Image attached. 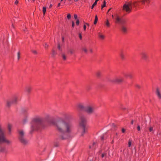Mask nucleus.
Returning <instances> with one entry per match:
<instances>
[{"label": "nucleus", "mask_w": 161, "mask_h": 161, "mask_svg": "<svg viewBox=\"0 0 161 161\" xmlns=\"http://www.w3.org/2000/svg\"><path fill=\"white\" fill-rule=\"evenodd\" d=\"M12 127V126L11 124H8L7 126L8 133L9 135L11 133Z\"/></svg>", "instance_id": "11"}, {"label": "nucleus", "mask_w": 161, "mask_h": 161, "mask_svg": "<svg viewBox=\"0 0 161 161\" xmlns=\"http://www.w3.org/2000/svg\"><path fill=\"white\" fill-rule=\"evenodd\" d=\"M57 47H58V50L59 51H62V49L61 47L60 46V45L59 43H58Z\"/></svg>", "instance_id": "21"}, {"label": "nucleus", "mask_w": 161, "mask_h": 161, "mask_svg": "<svg viewBox=\"0 0 161 161\" xmlns=\"http://www.w3.org/2000/svg\"><path fill=\"white\" fill-rule=\"evenodd\" d=\"M115 20V22L116 23H119L121 22V20L120 19L119 16H117L116 17Z\"/></svg>", "instance_id": "16"}, {"label": "nucleus", "mask_w": 161, "mask_h": 161, "mask_svg": "<svg viewBox=\"0 0 161 161\" xmlns=\"http://www.w3.org/2000/svg\"><path fill=\"white\" fill-rule=\"evenodd\" d=\"M64 38L63 37H62V41H64Z\"/></svg>", "instance_id": "59"}, {"label": "nucleus", "mask_w": 161, "mask_h": 161, "mask_svg": "<svg viewBox=\"0 0 161 161\" xmlns=\"http://www.w3.org/2000/svg\"><path fill=\"white\" fill-rule=\"evenodd\" d=\"M62 56L63 58V59L64 60H66L67 59V56H66L64 53H63L62 54Z\"/></svg>", "instance_id": "23"}, {"label": "nucleus", "mask_w": 161, "mask_h": 161, "mask_svg": "<svg viewBox=\"0 0 161 161\" xmlns=\"http://www.w3.org/2000/svg\"><path fill=\"white\" fill-rule=\"evenodd\" d=\"M131 144V142H129V143H128L129 147H130Z\"/></svg>", "instance_id": "48"}, {"label": "nucleus", "mask_w": 161, "mask_h": 161, "mask_svg": "<svg viewBox=\"0 0 161 161\" xmlns=\"http://www.w3.org/2000/svg\"><path fill=\"white\" fill-rule=\"evenodd\" d=\"M57 54L56 52L53 49L52 51V54L53 57H54Z\"/></svg>", "instance_id": "22"}, {"label": "nucleus", "mask_w": 161, "mask_h": 161, "mask_svg": "<svg viewBox=\"0 0 161 161\" xmlns=\"http://www.w3.org/2000/svg\"><path fill=\"white\" fill-rule=\"evenodd\" d=\"M43 46L46 49L49 46L46 43H45L44 44Z\"/></svg>", "instance_id": "30"}, {"label": "nucleus", "mask_w": 161, "mask_h": 161, "mask_svg": "<svg viewBox=\"0 0 161 161\" xmlns=\"http://www.w3.org/2000/svg\"><path fill=\"white\" fill-rule=\"evenodd\" d=\"M112 18L113 19V18H114V15H112Z\"/></svg>", "instance_id": "56"}, {"label": "nucleus", "mask_w": 161, "mask_h": 161, "mask_svg": "<svg viewBox=\"0 0 161 161\" xmlns=\"http://www.w3.org/2000/svg\"><path fill=\"white\" fill-rule=\"evenodd\" d=\"M87 120L84 115H80L79 122V131L80 135L83 136L87 132V128L86 127Z\"/></svg>", "instance_id": "2"}, {"label": "nucleus", "mask_w": 161, "mask_h": 161, "mask_svg": "<svg viewBox=\"0 0 161 161\" xmlns=\"http://www.w3.org/2000/svg\"><path fill=\"white\" fill-rule=\"evenodd\" d=\"M121 31L123 33H125L127 32V28L125 26H123L121 28Z\"/></svg>", "instance_id": "13"}, {"label": "nucleus", "mask_w": 161, "mask_h": 161, "mask_svg": "<svg viewBox=\"0 0 161 161\" xmlns=\"http://www.w3.org/2000/svg\"><path fill=\"white\" fill-rule=\"evenodd\" d=\"M106 155V153H103L102 155V158L104 157Z\"/></svg>", "instance_id": "45"}, {"label": "nucleus", "mask_w": 161, "mask_h": 161, "mask_svg": "<svg viewBox=\"0 0 161 161\" xmlns=\"http://www.w3.org/2000/svg\"><path fill=\"white\" fill-rule=\"evenodd\" d=\"M21 141H25L24 140H22Z\"/></svg>", "instance_id": "62"}, {"label": "nucleus", "mask_w": 161, "mask_h": 161, "mask_svg": "<svg viewBox=\"0 0 161 161\" xmlns=\"http://www.w3.org/2000/svg\"><path fill=\"white\" fill-rule=\"evenodd\" d=\"M138 131H139L140 130V125H138L137 127Z\"/></svg>", "instance_id": "40"}, {"label": "nucleus", "mask_w": 161, "mask_h": 161, "mask_svg": "<svg viewBox=\"0 0 161 161\" xmlns=\"http://www.w3.org/2000/svg\"><path fill=\"white\" fill-rule=\"evenodd\" d=\"M19 133L20 136L22 138V136L24 135V132L23 130H19Z\"/></svg>", "instance_id": "20"}, {"label": "nucleus", "mask_w": 161, "mask_h": 161, "mask_svg": "<svg viewBox=\"0 0 161 161\" xmlns=\"http://www.w3.org/2000/svg\"><path fill=\"white\" fill-rule=\"evenodd\" d=\"M74 18L75 19H77V15L76 14H75L74 15Z\"/></svg>", "instance_id": "41"}, {"label": "nucleus", "mask_w": 161, "mask_h": 161, "mask_svg": "<svg viewBox=\"0 0 161 161\" xmlns=\"http://www.w3.org/2000/svg\"><path fill=\"white\" fill-rule=\"evenodd\" d=\"M125 130L124 129V128L122 129V133H124L125 132Z\"/></svg>", "instance_id": "49"}, {"label": "nucleus", "mask_w": 161, "mask_h": 161, "mask_svg": "<svg viewBox=\"0 0 161 161\" xmlns=\"http://www.w3.org/2000/svg\"><path fill=\"white\" fill-rule=\"evenodd\" d=\"M79 108L82 110H83L85 111V108L84 107L83 105L82 104H80L78 106Z\"/></svg>", "instance_id": "17"}, {"label": "nucleus", "mask_w": 161, "mask_h": 161, "mask_svg": "<svg viewBox=\"0 0 161 161\" xmlns=\"http://www.w3.org/2000/svg\"><path fill=\"white\" fill-rule=\"evenodd\" d=\"M0 151L2 152V151H3V150H0Z\"/></svg>", "instance_id": "61"}, {"label": "nucleus", "mask_w": 161, "mask_h": 161, "mask_svg": "<svg viewBox=\"0 0 161 161\" xmlns=\"http://www.w3.org/2000/svg\"><path fill=\"white\" fill-rule=\"evenodd\" d=\"M97 20H98L97 16V15H96V16H95V20H94V24H97Z\"/></svg>", "instance_id": "25"}, {"label": "nucleus", "mask_w": 161, "mask_h": 161, "mask_svg": "<svg viewBox=\"0 0 161 161\" xmlns=\"http://www.w3.org/2000/svg\"><path fill=\"white\" fill-rule=\"evenodd\" d=\"M99 38L101 39H103L104 38V36L103 35H99Z\"/></svg>", "instance_id": "28"}, {"label": "nucleus", "mask_w": 161, "mask_h": 161, "mask_svg": "<svg viewBox=\"0 0 161 161\" xmlns=\"http://www.w3.org/2000/svg\"><path fill=\"white\" fill-rule=\"evenodd\" d=\"M101 72L100 71L97 72L96 73V75L97 77L100 76L101 75Z\"/></svg>", "instance_id": "27"}, {"label": "nucleus", "mask_w": 161, "mask_h": 161, "mask_svg": "<svg viewBox=\"0 0 161 161\" xmlns=\"http://www.w3.org/2000/svg\"><path fill=\"white\" fill-rule=\"evenodd\" d=\"M86 25H87V26H89V24L88 23H86L83 26V29L84 31H85L86 29Z\"/></svg>", "instance_id": "26"}, {"label": "nucleus", "mask_w": 161, "mask_h": 161, "mask_svg": "<svg viewBox=\"0 0 161 161\" xmlns=\"http://www.w3.org/2000/svg\"><path fill=\"white\" fill-rule=\"evenodd\" d=\"M96 144V143H95V142H93V145H94V144Z\"/></svg>", "instance_id": "57"}, {"label": "nucleus", "mask_w": 161, "mask_h": 161, "mask_svg": "<svg viewBox=\"0 0 161 161\" xmlns=\"http://www.w3.org/2000/svg\"><path fill=\"white\" fill-rule=\"evenodd\" d=\"M123 80V79L122 78L118 77L115 79L113 80V81L119 83L122 82Z\"/></svg>", "instance_id": "10"}, {"label": "nucleus", "mask_w": 161, "mask_h": 161, "mask_svg": "<svg viewBox=\"0 0 161 161\" xmlns=\"http://www.w3.org/2000/svg\"><path fill=\"white\" fill-rule=\"evenodd\" d=\"M141 58L143 59L146 60L148 58L147 53L145 52H142L141 53Z\"/></svg>", "instance_id": "9"}, {"label": "nucleus", "mask_w": 161, "mask_h": 161, "mask_svg": "<svg viewBox=\"0 0 161 161\" xmlns=\"http://www.w3.org/2000/svg\"><path fill=\"white\" fill-rule=\"evenodd\" d=\"M0 141H8L6 138L4 131L0 125Z\"/></svg>", "instance_id": "5"}, {"label": "nucleus", "mask_w": 161, "mask_h": 161, "mask_svg": "<svg viewBox=\"0 0 161 161\" xmlns=\"http://www.w3.org/2000/svg\"><path fill=\"white\" fill-rule=\"evenodd\" d=\"M148 0H140V1L141 2H142L143 3H144L145 2H147Z\"/></svg>", "instance_id": "43"}, {"label": "nucleus", "mask_w": 161, "mask_h": 161, "mask_svg": "<svg viewBox=\"0 0 161 161\" xmlns=\"http://www.w3.org/2000/svg\"><path fill=\"white\" fill-rule=\"evenodd\" d=\"M149 130L150 132H152L153 130V128L152 127H150L149 128Z\"/></svg>", "instance_id": "35"}, {"label": "nucleus", "mask_w": 161, "mask_h": 161, "mask_svg": "<svg viewBox=\"0 0 161 161\" xmlns=\"http://www.w3.org/2000/svg\"><path fill=\"white\" fill-rule=\"evenodd\" d=\"M85 111L88 114H91L93 111V108L90 107H88L85 109Z\"/></svg>", "instance_id": "7"}, {"label": "nucleus", "mask_w": 161, "mask_h": 161, "mask_svg": "<svg viewBox=\"0 0 161 161\" xmlns=\"http://www.w3.org/2000/svg\"><path fill=\"white\" fill-rule=\"evenodd\" d=\"M43 12L44 14H45L46 12V8L45 7H44L43 8Z\"/></svg>", "instance_id": "32"}, {"label": "nucleus", "mask_w": 161, "mask_h": 161, "mask_svg": "<svg viewBox=\"0 0 161 161\" xmlns=\"http://www.w3.org/2000/svg\"><path fill=\"white\" fill-rule=\"evenodd\" d=\"M51 123L56 125L57 130L58 131L64 133L63 135L59 136L60 140H66L69 137L70 134V123L69 121H59L57 122L56 124L54 121H52Z\"/></svg>", "instance_id": "1"}, {"label": "nucleus", "mask_w": 161, "mask_h": 161, "mask_svg": "<svg viewBox=\"0 0 161 161\" xmlns=\"http://www.w3.org/2000/svg\"><path fill=\"white\" fill-rule=\"evenodd\" d=\"M156 93L158 97L160 99L161 98V94L158 89H157L156 90Z\"/></svg>", "instance_id": "14"}, {"label": "nucleus", "mask_w": 161, "mask_h": 161, "mask_svg": "<svg viewBox=\"0 0 161 161\" xmlns=\"http://www.w3.org/2000/svg\"><path fill=\"white\" fill-rule=\"evenodd\" d=\"M42 121V119L39 116H37L34 118L31 123V130H33L37 129L38 128V125L41 124Z\"/></svg>", "instance_id": "3"}, {"label": "nucleus", "mask_w": 161, "mask_h": 161, "mask_svg": "<svg viewBox=\"0 0 161 161\" xmlns=\"http://www.w3.org/2000/svg\"><path fill=\"white\" fill-rule=\"evenodd\" d=\"M88 52L90 53H92L93 52L92 49V48H90L89 49Z\"/></svg>", "instance_id": "39"}, {"label": "nucleus", "mask_w": 161, "mask_h": 161, "mask_svg": "<svg viewBox=\"0 0 161 161\" xmlns=\"http://www.w3.org/2000/svg\"><path fill=\"white\" fill-rule=\"evenodd\" d=\"M18 3L19 1L17 0H16L14 3L16 5Z\"/></svg>", "instance_id": "47"}, {"label": "nucleus", "mask_w": 161, "mask_h": 161, "mask_svg": "<svg viewBox=\"0 0 161 161\" xmlns=\"http://www.w3.org/2000/svg\"><path fill=\"white\" fill-rule=\"evenodd\" d=\"M131 8V3H129L125 4L123 6V9L126 12L129 13L130 11Z\"/></svg>", "instance_id": "6"}, {"label": "nucleus", "mask_w": 161, "mask_h": 161, "mask_svg": "<svg viewBox=\"0 0 161 161\" xmlns=\"http://www.w3.org/2000/svg\"><path fill=\"white\" fill-rule=\"evenodd\" d=\"M131 124H132V125H133V120H132L131 121Z\"/></svg>", "instance_id": "51"}, {"label": "nucleus", "mask_w": 161, "mask_h": 161, "mask_svg": "<svg viewBox=\"0 0 161 161\" xmlns=\"http://www.w3.org/2000/svg\"><path fill=\"white\" fill-rule=\"evenodd\" d=\"M60 3H59L58 4V6H60Z\"/></svg>", "instance_id": "55"}, {"label": "nucleus", "mask_w": 161, "mask_h": 161, "mask_svg": "<svg viewBox=\"0 0 161 161\" xmlns=\"http://www.w3.org/2000/svg\"><path fill=\"white\" fill-rule=\"evenodd\" d=\"M125 53L122 51H121L120 53V57L122 59H124L125 58Z\"/></svg>", "instance_id": "12"}, {"label": "nucleus", "mask_w": 161, "mask_h": 161, "mask_svg": "<svg viewBox=\"0 0 161 161\" xmlns=\"http://www.w3.org/2000/svg\"><path fill=\"white\" fill-rule=\"evenodd\" d=\"M83 51L85 53H87V50L86 48H84L83 49Z\"/></svg>", "instance_id": "34"}, {"label": "nucleus", "mask_w": 161, "mask_h": 161, "mask_svg": "<svg viewBox=\"0 0 161 161\" xmlns=\"http://www.w3.org/2000/svg\"><path fill=\"white\" fill-rule=\"evenodd\" d=\"M105 24L108 27H109L110 26V24L108 21V20L107 19L105 22Z\"/></svg>", "instance_id": "24"}, {"label": "nucleus", "mask_w": 161, "mask_h": 161, "mask_svg": "<svg viewBox=\"0 0 161 161\" xmlns=\"http://www.w3.org/2000/svg\"><path fill=\"white\" fill-rule=\"evenodd\" d=\"M79 38H80V40H81L82 39V35H81V33H80L79 34Z\"/></svg>", "instance_id": "44"}, {"label": "nucleus", "mask_w": 161, "mask_h": 161, "mask_svg": "<svg viewBox=\"0 0 161 161\" xmlns=\"http://www.w3.org/2000/svg\"><path fill=\"white\" fill-rule=\"evenodd\" d=\"M107 134H103V136H102L101 137V140H106V138L107 137Z\"/></svg>", "instance_id": "18"}, {"label": "nucleus", "mask_w": 161, "mask_h": 161, "mask_svg": "<svg viewBox=\"0 0 161 161\" xmlns=\"http://www.w3.org/2000/svg\"><path fill=\"white\" fill-rule=\"evenodd\" d=\"M29 114H27L26 115H24V117L22 120V122L23 124H26L28 121V119Z\"/></svg>", "instance_id": "8"}, {"label": "nucleus", "mask_w": 161, "mask_h": 161, "mask_svg": "<svg viewBox=\"0 0 161 161\" xmlns=\"http://www.w3.org/2000/svg\"><path fill=\"white\" fill-rule=\"evenodd\" d=\"M31 89V87L30 86H27L26 87L25 90L26 92L28 93H30Z\"/></svg>", "instance_id": "19"}, {"label": "nucleus", "mask_w": 161, "mask_h": 161, "mask_svg": "<svg viewBox=\"0 0 161 161\" xmlns=\"http://www.w3.org/2000/svg\"><path fill=\"white\" fill-rule=\"evenodd\" d=\"M78 0H75V2H76V1H77Z\"/></svg>", "instance_id": "63"}, {"label": "nucleus", "mask_w": 161, "mask_h": 161, "mask_svg": "<svg viewBox=\"0 0 161 161\" xmlns=\"http://www.w3.org/2000/svg\"><path fill=\"white\" fill-rule=\"evenodd\" d=\"M80 23L79 20L78 19H77L76 21V25H79Z\"/></svg>", "instance_id": "36"}, {"label": "nucleus", "mask_w": 161, "mask_h": 161, "mask_svg": "<svg viewBox=\"0 0 161 161\" xmlns=\"http://www.w3.org/2000/svg\"><path fill=\"white\" fill-rule=\"evenodd\" d=\"M75 25V23L73 21H72V27H74Z\"/></svg>", "instance_id": "46"}, {"label": "nucleus", "mask_w": 161, "mask_h": 161, "mask_svg": "<svg viewBox=\"0 0 161 161\" xmlns=\"http://www.w3.org/2000/svg\"><path fill=\"white\" fill-rule=\"evenodd\" d=\"M110 9H110V8L109 9H108V12H109V11H110Z\"/></svg>", "instance_id": "60"}, {"label": "nucleus", "mask_w": 161, "mask_h": 161, "mask_svg": "<svg viewBox=\"0 0 161 161\" xmlns=\"http://www.w3.org/2000/svg\"><path fill=\"white\" fill-rule=\"evenodd\" d=\"M136 2H135V3H134V6H136Z\"/></svg>", "instance_id": "53"}, {"label": "nucleus", "mask_w": 161, "mask_h": 161, "mask_svg": "<svg viewBox=\"0 0 161 161\" xmlns=\"http://www.w3.org/2000/svg\"><path fill=\"white\" fill-rule=\"evenodd\" d=\"M27 1L29 2V0H27Z\"/></svg>", "instance_id": "64"}, {"label": "nucleus", "mask_w": 161, "mask_h": 161, "mask_svg": "<svg viewBox=\"0 0 161 161\" xmlns=\"http://www.w3.org/2000/svg\"><path fill=\"white\" fill-rule=\"evenodd\" d=\"M99 1V0H96L95 2H94L95 3H96L97 4V2Z\"/></svg>", "instance_id": "52"}, {"label": "nucleus", "mask_w": 161, "mask_h": 161, "mask_svg": "<svg viewBox=\"0 0 161 161\" xmlns=\"http://www.w3.org/2000/svg\"><path fill=\"white\" fill-rule=\"evenodd\" d=\"M67 17L68 19H69L70 18V14H68Z\"/></svg>", "instance_id": "42"}, {"label": "nucleus", "mask_w": 161, "mask_h": 161, "mask_svg": "<svg viewBox=\"0 0 161 161\" xmlns=\"http://www.w3.org/2000/svg\"><path fill=\"white\" fill-rule=\"evenodd\" d=\"M4 142H0V145H3Z\"/></svg>", "instance_id": "50"}, {"label": "nucleus", "mask_w": 161, "mask_h": 161, "mask_svg": "<svg viewBox=\"0 0 161 161\" xmlns=\"http://www.w3.org/2000/svg\"><path fill=\"white\" fill-rule=\"evenodd\" d=\"M52 4L50 5V6L49 7V8H51V7H52Z\"/></svg>", "instance_id": "54"}, {"label": "nucleus", "mask_w": 161, "mask_h": 161, "mask_svg": "<svg viewBox=\"0 0 161 161\" xmlns=\"http://www.w3.org/2000/svg\"><path fill=\"white\" fill-rule=\"evenodd\" d=\"M22 144L24 145H27L28 144V142H21Z\"/></svg>", "instance_id": "29"}, {"label": "nucleus", "mask_w": 161, "mask_h": 161, "mask_svg": "<svg viewBox=\"0 0 161 161\" xmlns=\"http://www.w3.org/2000/svg\"><path fill=\"white\" fill-rule=\"evenodd\" d=\"M104 3H103V4L102 6V8H104V7H105V5H106V3H105V1H104Z\"/></svg>", "instance_id": "37"}, {"label": "nucleus", "mask_w": 161, "mask_h": 161, "mask_svg": "<svg viewBox=\"0 0 161 161\" xmlns=\"http://www.w3.org/2000/svg\"><path fill=\"white\" fill-rule=\"evenodd\" d=\"M20 58V53L19 52H18L17 53V59L18 60H19Z\"/></svg>", "instance_id": "31"}, {"label": "nucleus", "mask_w": 161, "mask_h": 161, "mask_svg": "<svg viewBox=\"0 0 161 161\" xmlns=\"http://www.w3.org/2000/svg\"><path fill=\"white\" fill-rule=\"evenodd\" d=\"M18 97L16 95L13 96L7 101V106L9 107L13 105L16 104L18 102Z\"/></svg>", "instance_id": "4"}, {"label": "nucleus", "mask_w": 161, "mask_h": 161, "mask_svg": "<svg viewBox=\"0 0 161 161\" xmlns=\"http://www.w3.org/2000/svg\"><path fill=\"white\" fill-rule=\"evenodd\" d=\"M7 142V144H8L9 143V142L8 141V142Z\"/></svg>", "instance_id": "58"}, {"label": "nucleus", "mask_w": 161, "mask_h": 161, "mask_svg": "<svg viewBox=\"0 0 161 161\" xmlns=\"http://www.w3.org/2000/svg\"><path fill=\"white\" fill-rule=\"evenodd\" d=\"M31 51L33 53L35 54H37V52L35 50H32Z\"/></svg>", "instance_id": "38"}, {"label": "nucleus", "mask_w": 161, "mask_h": 161, "mask_svg": "<svg viewBox=\"0 0 161 161\" xmlns=\"http://www.w3.org/2000/svg\"><path fill=\"white\" fill-rule=\"evenodd\" d=\"M97 4L96 3H94L92 5V7H91V8L92 9H93V8H94V7Z\"/></svg>", "instance_id": "33"}, {"label": "nucleus", "mask_w": 161, "mask_h": 161, "mask_svg": "<svg viewBox=\"0 0 161 161\" xmlns=\"http://www.w3.org/2000/svg\"><path fill=\"white\" fill-rule=\"evenodd\" d=\"M27 109L26 108H23L22 110V113L24 114V115H26L27 114H28L27 112Z\"/></svg>", "instance_id": "15"}]
</instances>
